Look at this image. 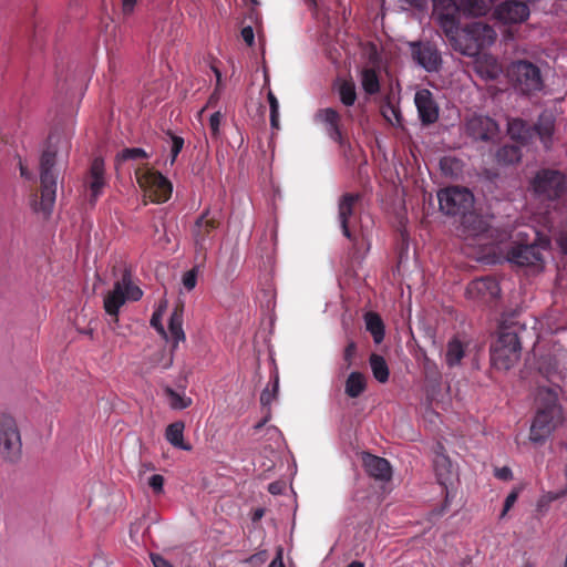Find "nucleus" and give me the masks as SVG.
<instances>
[{
	"label": "nucleus",
	"mask_w": 567,
	"mask_h": 567,
	"mask_svg": "<svg viewBox=\"0 0 567 567\" xmlns=\"http://www.w3.org/2000/svg\"><path fill=\"white\" fill-rule=\"evenodd\" d=\"M377 150H373V157L378 165V174L377 179L380 186V192L378 196L382 203L386 204L388 193L390 187V166L388 163L386 154L380 145V142L377 140Z\"/></svg>",
	"instance_id": "obj_19"
},
{
	"label": "nucleus",
	"mask_w": 567,
	"mask_h": 567,
	"mask_svg": "<svg viewBox=\"0 0 567 567\" xmlns=\"http://www.w3.org/2000/svg\"><path fill=\"white\" fill-rule=\"evenodd\" d=\"M465 133L474 141L491 142L498 136L499 126L489 116L473 114L465 121Z\"/></svg>",
	"instance_id": "obj_11"
},
{
	"label": "nucleus",
	"mask_w": 567,
	"mask_h": 567,
	"mask_svg": "<svg viewBox=\"0 0 567 567\" xmlns=\"http://www.w3.org/2000/svg\"><path fill=\"white\" fill-rule=\"evenodd\" d=\"M471 35L472 34H468V30L465 28L461 35L457 33L454 40H452L454 42L455 50H458L463 55H466L468 47H474L477 44V42L474 41Z\"/></svg>",
	"instance_id": "obj_40"
},
{
	"label": "nucleus",
	"mask_w": 567,
	"mask_h": 567,
	"mask_svg": "<svg viewBox=\"0 0 567 567\" xmlns=\"http://www.w3.org/2000/svg\"><path fill=\"white\" fill-rule=\"evenodd\" d=\"M365 378L360 372H351L346 381V393L350 398H358L365 390Z\"/></svg>",
	"instance_id": "obj_32"
},
{
	"label": "nucleus",
	"mask_w": 567,
	"mask_h": 567,
	"mask_svg": "<svg viewBox=\"0 0 567 567\" xmlns=\"http://www.w3.org/2000/svg\"><path fill=\"white\" fill-rule=\"evenodd\" d=\"M557 388L540 386L537 392V412L530 426L529 439L534 443H543L563 422V412L557 403Z\"/></svg>",
	"instance_id": "obj_2"
},
{
	"label": "nucleus",
	"mask_w": 567,
	"mask_h": 567,
	"mask_svg": "<svg viewBox=\"0 0 567 567\" xmlns=\"http://www.w3.org/2000/svg\"><path fill=\"white\" fill-rule=\"evenodd\" d=\"M281 554H282V549L279 548L277 557L269 564L268 567H286L284 561H282Z\"/></svg>",
	"instance_id": "obj_56"
},
{
	"label": "nucleus",
	"mask_w": 567,
	"mask_h": 567,
	"mask_svg": "<svg viewBox=\"0 0 567 567\" xmlns=\"http://www.w3.org/2000/svg\"><path fill=\"white\" fill-rule=\"evenodd\" d=\"M412 48V55L416 62L423 66L426 71H435L441 62L439 52L430 45H420L416 43H410Z\"/></svg>",
	"instance_id": "obj_25"
},
{
	"label": "nucleus",
	"mask_w": 567,
	"mask_h": 567,
	"mask_svg": "<svg viewBox=\"0 0 567 567\" xmlns=\"http://www.w3.org/2000/svg\"><path fill=\"white\" fill-rule=\"evenodd\" d=\"M460 11L466 17L484 16L488 11L485 0H457Z\"/></svg>",
	"instance_id": "obj_31"
},
{
	"label": "nucleus",
	"mask_w": 567,
	"mask_h": 567,
	"mask_svg": "<svg viewBox=\"0 0 567 567\" xmlns=\"http://www.w3.org/2000/svg\"><path fill=\"white\" fill-rule=\"evenodd\" d=\"M460 236L464 239L476 238L483 236L488 231V224L482 216L475 214L473 209L461 217V225L458 227Z\"/></svg>",
	"instance_id": "obj_21"
},
{
	"label": "nucleus",
	"mask_w": 567,
	"mask_h": 567,
	"mask_svg": "<svg viewBox=\"0 0 567 567\" xmlns=\"http://www.w3.org/2000/svg\"><path fill=\"white\" fill-rule=\"evenodd\" d=\"M169 406L174 410H184L192 405L193 401L189 396L179 394L171 388L165 389Z\"/></svg>",
	"instance_id": "obj_36"
},
{
	"label": "nucleus",
	"mask_w": 567,
	"mask_h": 567,
	"mask_svg": "<svg viewBox=\"0 0 567 567\" xmlns=\"http://www.w3.org/2000/svg\"><path fill=\"white\" fill-rule=\"evenodd\" d=\"M507 75L523 94L539 91L543 86L539 69L528 61L513 62L507 69Z\"/></svg>",
	"instance_id": "obj_8"
},
{
	"label": "nucleus",
	"mask_w": 567,
	"mask_h": 567,
	"mask_svg": "<svg viewBox=\"0 0 567 567\" xmlns=\"http://www.w3.org/2000/svg\"><path fill=\"white\" fill-rule=\"evenodd\" d=\"M362 87L368 94H374L379 91L380 84L377 72L372 69H364L361 74Z\"/></svg>",
	"instance_id": "obj_37"
},
{
	"label": "nucleus",
	"mask_w": 567,
	"mask_h": 567,
	"mask_svg": "<svg viewBox=\"0 0 567 567\" xmlns=\"http://www.w3.org/2000/svg\"><path fill=\"white\" fill-rule=\"evenodd\" d=\"M217 100H218V94H217V92L215 91V92L210 95V97H209V100H208V102H207L206 106L202 110V112H203L206 107L212 106V105H213V103H214L215 101H217Z\"/></svg>",
	"instance_id": "obj_62"
},
{
	"label": "nucleus",
	"mask_w": 567,
	"mask_h": 567,
	"mask_svg": "<svg viewBox=\"0 0 567 567\" xmlns=\"http://www.w3.org/2000/svg\"><path fill=\"white\" fill-rule=\"evenodd\" d=\"M221 118L223 114L219 111L213 113L209 117L210 134L214 138H217L219 136Z\"/></svg>",
	"instance_id": "obj_45"
},
{
	"label": "nucleus",
	"mask_w": 567,
	"mask_h": 567,
	"mask_svg": "<svg viewBox=\"0 0 567 567\" xmlns=\"http://www.w3.org/2000/svg\"><path fill=\"white\" fill-rule=\"evenodd\" d=\"M516 324L501 327L498 338L491 347V362L497 370L507 371L520 359L522 343Z\"/></svg>",
	"instance_id": "obj_3"
},
{
	"label": "nucleus",
	"mask_w": 567,
	"mask_h": 567,
	"mask_svg": "<svg viewBox=\"0 0 567 567\" xmlns=\"http://www.w3.org/2000/svg\"><path fill=\"white\" fill-rule=\"evenodd\" d=\"M183 285L184 287L190 291L195 288L197 282V267L192 268L183 275Z\"/></svg>",
	"instance_id": "obj_46"
},
{
	"label": "nucleus",
	"mask_w": 567,
	"mask_h": 567,
	"mask_svg": "<svg viewBox=\"0 0 567 567\" xmlns=\"http://www.w3.org/2000/svg\"><path fill=\"white\" fill-rule=\"evenodd\" d=\"M148 485L154 493L159 494L163 492L164 477L159 474H154L148 478Z\"/></svg>",
	"instance_id": "obj_48"
},
{
	"label": "nucleus",
	"mask_w": 567,
	"mask_h": 567,
	"mask_svg": "<svg viewBox=\"0 0 567 567\" xmlns=\"http://www.w3.org/2000/svg\"><path fill=\"white\" fill-rule=\"evenodd\" d=\"M440 209L450 216L463 217L473 209L474 196L467 188L449 187L437 193Z\"/></svg>",
	"instance_id": "obj_9"
},
{
	"label": "nucleus",
	"mask_w": 567,
	"mask_h": 567,
	"mask_svg": "<svg viewBox=\"0 0 567 567\" xmlns=\"http://www.w3.org/2000/svg\"><path fill=\"white\" fill-rule=\"evenodd\" d=\"M559 246L565 254H567V235H563L559 238Z\"/></svg>",
	"instance_id": "obj_61"
},
{
	"label": "nucleus",
	"mask_w": 567,
	"mask_h": 567,
	"mask_svg": "<svg viewBox=\"0 0 567 567\" xmlns=\"http://www.w3.org/2000/svg\"><path fill=\"white\" fill-rule=\"evenodd\" d=\"M148 154L141 147L124 148L116 155V165L125 161L147 159Z\"/></svg>",
	"instance_id": "obj_39"
},
{
	"label": "nucleus",
	"mask_w": 567,
	"mask_h": 567,
	"mask_svg": "<svg viewBox=\"0 0 567 567\" xmlns=\"http://www.w3.org/2000/svg\"><path fill=\"white\" fill-rule=\"evenodd\" d=\"M423 372H424L425 379L432 385L439 384V381L441 379V373L434 362L430 361L429 359H425L423 362Z\"/></svg>",
	"instance_id": "obj_42"
},
{
	"label": "nucleus",
	"mask_w": 567,
	"mask_h": 567,
	"mask_svg": "<svg viewBox=\"0 0 567 567\" xmlns=\"http://www.w3.org/2000/svg\"><path fill=\"white\" fill-rule=\"evenodd\" d=\"M219 227V220L210 217V212L206 209L195 221L193 228V236L196 249L203 251L207 250L208 241L212 239V234Z\"/></svg>",
	"instance_id": "obj_13"
},
{
	"label": "nucleus",
	"mask_w": 567,
	"mask_h": 567,
	"mask_svg": "<svg viewBox=\"0 0 567 567\" xmlns=\"http://www.w3.org/2000/svg\"><path fill=\"white\" fill-rule=\"evenodd\" d=\"M468 34H472V39L477 42L474 47H468L466 56H475L483 49L492 45L496 39V32L494 29L483 22H473L466 27Z\"/></svg>",
	"instance_id": "obj_17"
},
{
	"label": "nucleus",
	"mask_w": 567,
	"mask_h": 567,
	"mask_svg": "<svg viewBox=\"0 0 567 567\" xmlns=\"http://www.w3.org/2000/svg\"><path fill=\"white\" fill-rule=\"evenodd\" d=\"M185 424L182 421L171 423L165 431V439L174 446L184 451H190V444L184 442Z\"/></svg>",
	"instance_id": "obj_29"
},
{
	"label": "nucleus",
	"mask_w": 567,
	"mask_h": 567,
	"mask_svg": "<svg viewBox=\"0 0 567 567\" xmlns=\"http://www.w3.org/2000/svg\"><path fill=\"white\" fill-rule=\"evenodd\" d=\"M434 468L439 483L445 487L447 484H451L456 476V470L451 460L445 455L444 447L441 444L437 445Z\"/></svg>",
	"instance_id": "obj_23"
},
{
	"label": "nucleus",
	"mask_w": 567,
	"mask_h": 567,
	"mask_svg": "<svg viewBox=\"0 0 567 567\" xmlns=\"http://www.w3.org/2000/svg\"><path fill=\"white\" fill-rule=\"evenodd\" d=\"M357 353V346L354 342L348 343L344 349L343 360L346 362V369H349L352 365V360Z\"/></svg>",
	"instance_id": "obj_47"
},
{
	"label": "nucleus",
	"mask_w": 567,
	"mask_h": 567,
	"mask_svg": "<svg viewBox=\"0 0 567 567\" xmlns=\"http://www.w3.org/2000/svg\"><path fill=\"white\" fill-rule=\"evenodd\" d=\"M143 291L133 285L131 270L125 269L121 280L114 284L113 290L104 297V310L111 316L114 322L118 321V312L126 300L137 301L142 298Z\"/></svg>",
	"instance_id": "obj_4"
},
{
	"label": "nucleus",
	"mask_w": 567,
	"mask_h": 567,
	"mask_svg": "<svg viewBox=\"0 0 567 567\" xmlns=\"http://www.w3.org/2000/svg\"><path fill=\"white\" fill-rule=\"evenodd\" d=\"M406 4H411L416 8H422L425 4V0H402Z\"/></svg>",
	"instance_id": "obj_59"
},
{
	"label": "nucleus",
	"mask_w": 567,
	"mask_h": 567,
	"mask_svg": "<svg viewBox=\"0 0 567 567\" xmlns=\"http://www.w3.org/2000/svg\"><path fill=\"white\" fill-rule=\"evenodd\" d=\"M0 455L10 463H17L22 455V441L17 422L7 414L0 416Z\"/></svg>",
	"instance_id": "obj_7"
},
{
	"label": "nucleus",
	"mask_w": 567,
	"mask_h": 567,
	"mask_svg": "<svg viewBox=\"0 0 567 567\" xmlns=\"http://www.w3.org/2000/svg\"><path fill=\"white\" fill-rule=\"evenodd\" d=\"M339 96L343 105H353L357 100L354 83L352 81H343L339 86Z\"/></svg>",
	"instance_id": "obj_38"
},
{
	"label": "nucleus",
	"mask_w": 567,
	"mask_h": 567,
	"mask_svg": "<svg viewBox=\"0 0 567 567\" xmlns=\"http://www.w3.org/2000/svg\"><path fill=\"white\" fill-rule=\"evenodd\" d=\"M496 476L501 480H509L512 477V471L508 467H502L496 471Z\"/></svg>",
	"instance_id": "obj_55"
},
{
	"label": "nucleus",
	"mask_w": 567,
	"mask_h": 567,
	"mask_svg": "<svg viewBox=\"0 0 567 567\" xmlns=\"http://www.w3.org/2000/svg\"><path fill=\"white\" fill-rule=\"evenodd\" d=\"M506 259L519 267L535 266L542 261V254L535 244H516L508 248Z\"/></svg>",
	"instance_id": "obj_14"
},
{
	"label": "nucleus",
	"mask_w": 567,
	"mask_h": 567,
	"mask_svg": "<svg viewBox=\"0 0 567 567\" xmlns=\"http://www.w3.org/2000/svg\"><path fill=\"white\" fill-rule=\"evenodd\" d=\"M70 142L61 138L55 134H51L48 138V144L43 150L40 162V195H35L33 200V209L37 213H42L44 217L51 215L56 198L59 161H66L69 157Z\"/></svg>",
	"instance_id": "obj_1"
},
{
	"label": "nucleus",
	"mask_w": 567,
	"mask_h": 567,
	"mask_svg": "<svg viewBox=\"0 0 567 567\" xmlns=\"http://www.w3.org/2000/svg\"><path fill=\"white\" fill-rule=\"evenodd\" d=\"M539 371L542 373H545V375L551 381V378L554 377V372L549 368H545L543 363L539 365Z\"/></svg>",
	"instance_id": "obj_60"
},
{
	"label": "nucleus",
	"mask_w": 567,
	"mask_h": 567,
	"mask_svg": "<svg viewBox=\"0 0 567 567\" xmlns=\"http://www.w3.org/2000/svg\"><path fill=\"white\" fill-rule=\"evenodd\" d=\"M19 166H20V174H21V176L27 178V179H31L32 178V174L28 171L27 166L21 162V159L19 161Z\"/></svg>",
	"instance_id": "obj_57"
},
{
	"label": "nucleus",
	"mask_w": 567,
	"mask_h": 567,
	"mask_svg": "<svg viewBox=\"0 0 567 567\" xmlns=\"http://www.w3.org/2000/svg\"><path fill=\"white\" fill-rule=\"evenodd\" d=\"M390 111V94H385L383 99V104L381 107V113L385 121L390 122V117L388 116V112Z\"/></svg>",
	"instance_id": "obj_53"
},
{
	"label": "nucleus",
	"mask_w": 567,
	"mask_h": 567,
	"mask_svg": "<svg viewBox=\"0 0 567 567\" xmlns=\"http://www.w3.org/2000/svg\"><path fill=\"white\" fill-rule=\"evenodd\" d=\"M172 138V148H171V165H173L182 152L184 147V138L173 134L172 132L167 133Z\"/></svg>",
	"instance_id": "obj_44"
},
{
	"label": "nucleus",
	"mask_w": 567,
	"mask_h": 567,
	"mask_svg": "<svg viewBox=\"0 0 567 567\" xmlns=\"http://www.w3.org/2000/svg\"><path fill=\"white\" fill-rule=\"evenodd\" d=\"M168 332L173 342V350L177 348L179 341L185 340V333L183 330V310L178 307L174 309L168 321Z\"/></svg>",
	"instance_id": "obj_28"
},
{
	"label": "nucleus",
	"mask_w": 567,
	"mask_h": 567,
	"mask_svg": "<svg viewBox=\"0 0 567 567\" xmlns=\"http://www.w3.org/2000/svg\"><path fill=\"white\" fill-rule=\"evenodd\" d=\"M433 18L445 35L454 40L460 30V7L457 0H433Z\"/></svg>",
	"instance_id": "obj_10"
},
{
	"label": "nucleus",
	"mask_w": 567,
	"mask_h": 567,
	"mask_svg": "<svg viewBox=\"0 0 567 567\" xmlns=\"http://www.w3.org/2000/svg\"><path fill=\"white\" fill-rule=\"evenodd\" d=\"M532 188L540 199L556 200L567 193V179L559 171L543 168L534 176Z\"/></svg>",
	"instance_id": "obj_6"
},
{
	"label": "nucleus",
	"mask_w": 567,
	"mask_h": 567,
	"mask_svg": "<svg viewBox=\"0 0 567 567\" xmlns=\"http://www.w3.org/2000/svg\"><path fill=\"white\" fill-rule=\"evenodd\" d=\"M414 102L423 124H432L436 122L439 118V107L429 90L423 89L417 91L415 93Z\"/></svg>",
	"instance_id": "obj_20"
},
{
	"label": "nucleus",
	"mask_w": 567,
	"mask_h": 567,
	"mask_svg": "<svg viewBox=\"0 0 567 567\" xmlns=\"http://www.w3.org/2000/svg\"><path fill=\"white\" fill-rule=\"evenodd\" d=\"M362 462L369 476L378 481H390V463L388 460L371 453H363Z\"/></svg>",
	"instance_id": "obj_22"
},
{
	"label": "nucleus",
	"mask_w": 567,
	"mask_h": 567,
	"mask_svg": "<svg viewBox=\"0 0 567 567\" xmlns=\"http://www.w3.org/2000/svg\"><path fill=\"white\" fill-rule=\"evenodd\" d=\"M555 123H556L555 116L550 112L545 111L538 116L537 121L533 125L534 136L535 135L538 136L540 143L543 144V146L546 151H550L556 141Z\"/></svg>",
	"instance_id": "obj_18"
},
{
	"label": "nucleus",
	"mask_w": 567,
	"mask_h": 567,
	"mask_svg": "<svg viewBox=\"0 0 567 567\" xmlns=\"http://www.w3.org/2000/svg\"><path fill=\"white\" fill-rule=\"evenodd\" d=\"M267 99L270 107V125L275 130H279V102L272 91H269Z\"/></svg>",
	"instance_id": "obj_41"
},
{
	"label": "nucleus",
	"mask_w": 567,
	"mask_h": 567,
	"mask_svg": "<svg viewBox=\"0 0 567 567\" xmlns=\"http://www.w3.org/2000/svg\"><path fill=\"white\" fill-rule=\"evenodd\" d=\"M365 326L375 343H380L384 339V324L377 313L368 312L365 315Z\"/></svg>",
	"instance_id": "obj_33"
},
{
	"label": "nucleus",
	"mask_w": 567,
	"mask_h": 567,
	"mask_svg": "<svg viewBox=\"0 0 567 567\" xmlns=\"http://www.w3.org/2000/svg\"><path fill=\"white\" fill-rule=\"evenodd\" d=\"M466 293L471 298H491L494 299L499 293L498 284L493 278H480L473 280L466 288Z\"/></svg>",
	"instance_id": "obj_26"
},
{
	"label": "nucleus",
	"mask_w": 567,
	"mask_h": 567,
	"mask_svg": "<svg viewBox=\"0 0 567 567\" xmlns=\"http://www.w3.org/2000/svg\"><path fill=\"white\" fill-rule=\"evenodd\" d=\"M498 75V68L497 65H493L491 70L486 71V78L488 79H496Z\"/></svg>",
	"instance_id": "obj_58"
},
{
	"label": "nucleus",
	"mask_w": 567,
	"mask_h": 567,
	"mask_svg": "<svg viewBox=\"0 0 567 567\" xmlns=\"http://www.w3.org/2000/svg\"><path fill=\"white\" fill-rule=\"evenodd\" d=\"M138 0H122V10L124 14H131Z\"/></svg>",
	"instance_id": "obj_52"
},
{
	"label": "nucleus",
	"mask_w": 567,
	"mask_h": 567,
	"mask_svg": "<svg viewBox=\"0 0 567 567\" xmlns=\"http://www.w3.org/2000/svg\"><path fill=\"white\" fill-rule=\"evenodd\" d=\"M361 200L359 193H346L343 194L338 204V219L344 237L350 240H354L355 236L352 227L355 224V208Z\"/></svg>",
	"instance_id": "obj_12"
},
{
	"label": "nucleus",
	"mask_w": 567,
	"mask_h": 567,
	"mask_svg": "<svg viewBox=\"0 0 567 567\" xmlns=\"http://www.w3.org/2000/svg\"><path fill=\"white\" fill-rule=\"evenodd\" d=\"M347 567H364V564L362 561H359V560H353Z\"/></svg>",
	"instance_id": "obj_64"
},
{
	"label": "nucleus",
	"mask_w": 567,
	"mask_h": 567,
	"mask_svg": "<svg viewBox=\"0 0 567 567\" xmlns=\"http://www.w3.org/2000/svg\"><path fill=\"white\" fill-rule=\"evenodd\" d=\"M241 38L246 42L248 47H252L255 43V34L254 30L250 25L244 27L241 29Z\"/></svg>",
	"instance_id": "obj_49"
},
{
	"label": "nucleus",
	"mask_w": 567,
	"mask_h": 567,
	"mask_svg": "<svg viewBox=\"0 0 567 567\" xmlns=\"http://www.w3.org/2000/svg\"><path fill=\"white\" fill-rule=\"evenodd\" d=\"M495 158L498 164L512 165L522 158V151L517 145H504L496 151Z\"/></svg>",
	"instance_id": "obj_30"
},
{
	"label": "nucleus",
	"mask_w": 567,
	"mask_h": 567,
	"mask_svg": "<svg viewBox=\"0 0 567 567\" xmlns=\"http://www.w3.org/2000/svg\"><path fill=\"white\" fill-rule=\"evenodd\" d=\"M495 17L503 23H522L529 17V8L517 0H507L495 8Z\"/></svg>",
	"instance_id": "obj_16"
},
{
	"label": "nucleus",
	"mask_w": 567,
	"mask_h": 567,
	"mask_svg": "<svg viewBox=\"0 0 567 567\" xmlns=\"http://www.w3.org/2000/svg\"><path fill=\"white\" fill-rule=\"evenodd\" d=\"M135 178L138 186L152 199V202L161 204L167 202L173 192V185L167 177L158 171L138 167L135 169Z\"/></svg>",
	"instance_id": "obj_5"
},
{
	"label": "nucleus",
	"mask_w": 567,
	"mask_h": 567,
	"mask_svg": "<svg viewBox=\"0 0 567 567\" xmlns=\"http://www.w3.org/2000/svg\"><path fill=\"white\" fill-rule=\"evenodd\" d=\"M279 378L275 375L272 389L269 390L266 388L260 394V403L262 406H269L271 402L276 399L278 393Z\"/></svg>",
	"instance_id": "obj_43"
},
{
	"label": "nucleus",
	"mask_w": 567,
	"mask_h": 567,
	"mask_svg": "<svg viewBox=\"0 0 567 567\" xmlns=\"http://www.w3.org/2000/svg\"><path fill=\"white\" fill-rule=\"evenodd\" d=\"M507 134L520 145H528L534 138V128L519 117L507 118Z\"/></svg>",
	"instance_id": "obj_24"
},
{
	"label": "nucleus",
	"mask_w": 567,
	"mask_h": 567,
	"mask_svg": "<svg viewBox=\"0 0 567 567\" xmlns=\"http://www.w3.org/2000/svg\"><path fill=\"white\" fill-rule=\"evenodd\" d=\"M84 184L90 190V203L94 204L106 185L105 164L102 157L93 158Z\"/></svg>",
	"instance_id": "obj_15"
},
{
	"label": "nucleus",
	"mask_w": 567,
	"mask_h": 567,
	"mask_svg": "<svg viewBox=\"0 0 567 567\" xmlns=\"http://www.w3.org/2000/svg\"><path fill=\"white\" fill-rule=\"evenodd\" d=\"M317 116L327 125V132L330 138L336 142H341L340 114L336 110L328 107L320 110Z\"/></svg>",
	"instance_id": "obj_27"
},
{
	"label": "nucleus",
	"mask_w": 567,
	"mask_h": 567,
	"mask_svg": "<svg viewBox=\"0 0 567 567\" xmlns=\"http://www.w3.org/2000/svg\"><path fill=\"white\" fill-rule=\"evenodd\" d=\"M151 326L153 328H155L162 336L167 338V333H166L163 324L161 323V316H159V313H157V312L153 313V316L151 318Z\"/></svg>",
	"instance_id": "obj_50"
},
{
	"label": "nucleus",
	"mask_w": 567,
	"mask_h": 567,
	"mask_svg": "<svg viewBox=\"0 0 567 567\" xmlns=\"http://www.w3.org/2000/svg\"><path fill=\"white\" fill-rule=\"evenodd\" d=\"M370 365H371V370H372L373 377L379 382L388 381L389 368H388L386 361L384 360L383 357H381L379 354H375V353L371 354V357H370Z\"/></svg>",
	"instance_id": "obj_34"
},
{
	"label": "nucleus",
	"mask_w": 567,
	"mask_h": 567,
	"mask_svg": "<svg viewBox=\"0 0 567 567\" xmlns=\"http://www.w3.org/2000/svg\"><path fill=\"white\" fill-rule=\"evenodd\" d=\"M516 499H517V494L515 492L509 493L505 499L503 513H506L514 505Z\"/></svg>",
	"instance_id": "obj_54"
},
{
	"label": "nucleus",
	"mask_w": 567,
	"mask_h": 567,
	"mask_svg": "<svg viewBox=\"0 0 567 567\" xmlns=\"http://www.w3.org/2000/svg\"><path fill=\"white\" fill-rule=\"evenodd\" d=\"M151 559H152L154 567H173L171 563H168L165 558H163L158 554H152Z\"/></svg>",
	"instance_id": "obj_51"
},
{
	"label": "nucleus",
	"mask_w": 567,
	"mask_h": 567,
	"mask_svg": "<svg viewBox=\"0 0 567 567\" xmlns=\"http://www.w3.org/2000/svg\"><path fill=\"white\" fill-rule=\"evenodd\" d=\"M464 357V349L462 343L458 340H451L447 343V349L445 353V360L449 367H454L458 364Z\"/></svg>",
	"instance_id": "obj_35"
},
{
	"label": "nucleus",
	"mask_w": 567,
	"mask_h": 567,
	"mask_svg": "<svg viewBox=\"0 0 567 567\" xmlns=\"http://www.w3.org/2000/svg\"><path fill=\"white\" fill-rule=\"evenodd\" d=\"M268 491L271 493V494H278L280 491H279V484L278 483H271L269 484V487H268Z\"/></svg>",
	"instance_id": "obj_63"
}]
</instances>
